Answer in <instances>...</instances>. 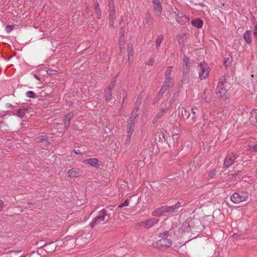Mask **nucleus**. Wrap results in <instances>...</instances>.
<instances>
[{"mask_svg": "<svg viewBox=\"0 0 257 257\" xmlns=\"http://www.w3.org/2000/svg\"><path fill=\"white\" fill-rule=\"evenodd\" d=\"M134 116V119L136 118V117L137 116V110H133L131 116L129 117L128 119H130L132 117Z\"/></svg>", "mask_w": 257, "mask_h": 257, "instance_id": "obj_31", "label": "nucleus"}, {"mask_svg": "<svg viewBox=\"0 0 257 257\" xmlns=\"http://www.w3.org/2000/svg\"><path fill=\"white\" fill-rule=\"evenodd\" d=\"M196 110H197V109H196V108H192L191 109L192 112L194 114H196Z\"/></svg>", "mask_w": 257, "mask_h": 257, "instance_id": "obj_40", "label": "nucleus"}, {"mask_svg": "<svg viewBox=\"0 0 257 257\" xmlns=\"http://www.w3.org/2000/svg\"><path fill=\"white\" fill-rule=\"evenodd\" d=\"M181 207L180 203H177L172 206H163L156 209L152 213L154 216H167L171 213L175 212Z\"/></svg>", "mask_w": 257, "mask_h": 257, "instance_id": "obj_1", "label": "nucleus"}, {"mask_svg": "<svg viewBox=\"0 0 257 257\" xmlns=\"http://www.w3.org/2000/svg\"><path fill=\"white\" fill-rule=\"evenodd\" d=\"M95 10L97 14V15L98 16V18L99 19V16H100V9L99 8V6L98 4H96L95 6Z\"/></svg>", "mask_w": 257, "mask_h": 257, "instance_id": "obj_30", "label": "nucleus"}, {"mask_svg": "<svg viewBox=\"0 0 257 257\" xmlns=\"http://www.w3.org/2000/svg\"><path fill=\"white\" fill-rule=\"evenodd\" d=\"M26 95L27 97H31V98L35 97V93L32 91H29L27 92Z\"/></svg>", "mask_w": 257, "mask_h": 257, "instance_id": "obj_28", "label": "nucleus"}, {"mask_svg": "<svg viewBox=\"0 0 257 257\" xmlns=\"http://www.w3.org/2000/svg\"><path fill=\"white\" fill-rule=\"evenodd\" d=\"M248 194L245 192L234 193L230 196L231 201L235 204H238L248 200Z\"/></svg>", "mask_w": 257, "mask_h": 257, "instance_id": "obj_3", "label": "nucleus"}, {"mask_svg": "<svg viewBox=\"0 0 257 257\" xmlns=\"http://www.w3.org/2000/svg\"><path fill=\"white\" fill-rule=\"evenodd\" d=\"M119 44L120 45H123V43L121 42V40L119 41Z\"/></svg>", "mask_w": 257, "mask_h": 257, "instance_id": "obj_43", "label": "nucleus"}, {"mask_svg": "<svg viewBox=\"0 0 257 257\" xmlns=\"http://www.w3.org/2000/svg\"><path fill=\"white\" fill-rule=\"evenodd\" d=\"M108 7L110 20L111 19L113 20L114 18V15L115 14V10L113 0H109Z\"/></svg>", "mask_w": 257, "mask_h": 257, "instance_id": "obj_17", "label": "nucleus"}, {"mask_svg": "<svg viewBox=\"0 0 257 257\" xmlns=\"http://www.w3.org/2000/svg\"><path fill=\"white\" fill-rule=\"evenodd\" d=\"M183 74L185 76H188L190 70V61L189 58L185 57L183 62Z\"/></svg>", "mask_w": 257, "mask_h": 257, "instance_id": "obj_8", "label": "nucleus"}, {"mask_svg": "<svg viewBox=\"0 0 257 257\" xmlns=\"http://www.w3.org/2000/svg\"><path fill=\"white\" fill-rule=\"evenodd\" d=\"M127 52L128 55V58H130V56H132L133 55V47L132 44H129L127 46Z\"/></svg>", "mask_w": 257, "mask_h": 257, "instance_id": "obj_26", "label": "nucleus"}, {"mask_svg": "<svg viewBox=\"0 0 257 257\" xmlns=\"http://www.w3.org/2000/svg\"><path fill=\"white\" fill-rule=\"evenodd\" d=\"M179 135L178 134H173L172 135V138L174 141H175L176 142H177L178 140L179 139Z\"/></svg>", "mask_w": 257, "mask_h": 257, "instance_id": "obj_34", "label": "nucleus"}, {"mask_svg": "<svg viewBox=\"0 0 257 257\" xmlns=\"http://www.w3.org/2000/svg\"><path fill=\"white\" fill-rule=\"evenodd\" d=\"M146 19H147V21L148 23H149L150 21H151V18L150 17L149 14L146 15Z\"/></svg>", "mask_w": 257, "mask_h": 257, "instance_id": "obj_37", "label": "nucleus"}, {"mask_svg": "<svg viewBox=\"0 0 257 257\" xmlns=\"http://www.w3.org/2000/svg\"><path fill=\"white\" fill-rule=\"evenodd\" d=\"M205 93H209V90H205Z\"/></svg>", "mask_w": 257, "mask_h": 257, "instance_id": "obj_44", "label": "nucleus"}, {"mask_svg": "<svg viewBox=\"0 0 257 257\" xmlns=\"http://www.w3.org/2000/svg\"><path fill=\"white\" fill-rule=\"evenodd\" d=\"M251 32L249 31H245L243 34V38L245 42L248 44L251 42V39L250 37Z\"/></svg>", "mask_w": 257, "mask_h": 257, "instance_id": "obj_22", "label": "nucleus"}, {"mask_svg": "<svg viewBox=\"0 0 257 257\" xmlns=\"http://www.w3.org/2000/svg\"><path fill=\"white\" fill-rule=\"evenodd\" d=\"M168 231H165L163 233L160 234V236L162 237V239L158 240L157 242V245L159 247H170L172 245V241L166 238V236H168Z\"/></svg>", "mask_w": 257, "mask_h": 257, "instance_id": "obj_5", "label": "nucleus"}, {"mask_svg": "<svg viewBox=\"0 0 257 257\" xmlns=\"http://www.w3.org/2000/svg\"><path fill=\"white\" fill-rule=\"evenodd\" d=\"M249 148L251 149H252V150L254 151V152H257V145H250L249 146Z\"/></svg>", "mask_w": 257, "mask_h": 257, "instance_id": "obj_35", "label": "nucleus"}, {"mask_svg": "<svg viewBox=\"0 0 257 257\" xmlns=\"http://www.w3.org/2000/svg\"><path fill=\"white\" fill-rule=\"evenodd\" d=\"M74 151L75 153L77 154L81 153L80 151L79 150H75Z\"/></svg>", "mask_w": 257, "mask_h": 257, "instance_id": "obj_41", "label": "nucleus"}, {"mask_svg": "<svg viewBox=\"0 0 257 257\" xmlns=\"http://www.w3.org/2000/svg\"><path fill=\"white\" fill-rule=\"evenodd\" d=\"M172 72V67H168L165 72V81L166 83H169L170 84H172V81L170 77L171 74Z\"/></svg>", "mask_w": 257, "mask_h": 257, "instance_id": "obj_18", "label": "nucleus"}, {"mask_svg": "<svg viewBox=\"0 0 257 257\" xmlns=\"http://www.w3.org/2000/svg\"><path fill=\"white\" fill-rule=\"evenodd\" d=\"M107 215V212L105 210L102 209L101 210L99 215L89 224L90 226L93 227L97 224L104 223Z\"/></svg>", "mask_w": 257, "mask_h": 257, "instance_id": "obj_4", "label": "nucleus"}, {"mask_svg": "<svg viewBox=\"0 0 257 257\" xmlns=\"http://www.w3.org/2000/svg\"><path fill=\"white\" fill-rule=\"evenodd\" d=\"M153 2L156 14L160 17L162 8L160 1L159 0H153Z\"/></svg>", "mask_w": 257, "mask_h": 257, "instance_id": "obj_9", "label": "nucleus"}, {"mask_svg": "<svg viewBox=\"0 0 257 257\" xmlns=\"http://www.w3.org/2000/svg\"><path fill=\"white\" fill-rule=\"evenodd\" d=\"M176 20L178 23L183 25L189 21V18L183 14H180L178 15Z\"/></svg>", "mask_w": 257, "mask_h": 257, "instance_id": "obj_12", "label": "nucleus"}, {"mask_svg": "<svg viewBox=\"0 0 257 257\" xmlns=\"http://www.w3.org/2000/svg\"><path fill=\"white\" fill-rule=\"evenodd\" d=\"M232 62V58L230 56H228L227 57L224 58L223 63L225 67L228 66Z\"/></svg>", "mask_w": 257, "mask_h": 257, "instance_id": "obj_24", "label": "nucleus"}, {"mask_svg": "<svg viewBox=\"0 0 257 257\" xmlns=\"http://www.w3.org/2000/svg\"><path fill=\"white\" fill-rule=\"evenodd\" d=\"M82 172L78 169H72L68 171V175L71 178L77 177L81 175Z\"/></svg>", "mask_w": 257, "mask_h": 257, "instance_id": "obj_11", "label": "nucleus"}, {"mask_svg": "<svg viewBox=\"0 0 257 257\" xmlns=\"http://www.w3.org/2000/svg\"><path fill=\"white\" fill-rule=\"evenodd\" d=\"M4 202L0 200V212L2 211L4 208Z\"/></svg>", "mask_w": 257, "mask_h": 257, "instance_id": "obj_36", "label": "nucleus"}, {"mask_svg": "<svg viewBox=\"0 0 257 257\" xmlns=\"http://www.w3.org/2000/svg\"><path fill=\"white\" fill-rule=\"evenodd\" d=\"M73 117V113L71 112H70L68 113L64 117V124L65 126L68 127L69 124V121L71 120V119Z\"/></svg>", "mask_w": 257, "mask_h": 257, "instance_id": "obj_21", "label": "nucleus"}, {"mask_svg": "<svg viewBox=\"0 0 257 257\" xmlns=\"http://www.w3.org/2000/svg\"><path fill=\"white\" fill-rule=\"evenodd\" d=\"M250 114V122L251 123L257 125V109L252 110Z\"/></svg>", "mask_w": 257, "mask_h": 257, "instance_id": "obj_16", "label": "nucleus"}, {"mask_svg": "<svg viewBox=\"0 0 257 257\" xmlns=\"http://www.w3.org/2000/svg\"><path fill=\"white\" fill-rule=\"evenodd\" d=\"M83 163L86 164H89L94 167H98L99 166L98 160L95 158L86 159L83 161Z\"/></svg>", "mask_w": 257, "mask_h": 257, "instance_id": "obj_15", "label": "nucleus"}, {"mask_svg": "<svg viewBox=\"0 0 257 257\" xmlns=\"http://www.w3.org/2000/svg\"><path fill=\"white\" fill-rule=\"evenodd\" d=\"M25 109H20L18 111H17L14 114L17 115L20 117H22L25 115Z\"/></svg>", "mask_w": 257, "mask_h": 257, "instance_id": "obj_25", "label": "nucleus"}, {"mask_svg": "<svg viewBox=\"0 0 257 257\" xmlns=\"http://www.w3.org/2000/svg\"><path fill=\"white\" fill-rule=\"evenodd\" d=\"M112 92L110 88L107 89L105 92V97L106 101H110L111 100Z\"/></svg>", "mask_w": 257, "mask_h": 257, "instance_id": "obj_23", "label": "nucleus"}, {"mask_svg": "<svg viewBox=\"0 0 257 257\" xmlns=\"http://www.w3.org/2000/svg\"><path fill=\"white\" fill-rule=\"evenodd\" d=\"M129 205V202L128 200H126L125 201H124L123 203H121L118 205V207L121 208L124 206H127Z\"/></svg>", "mask_w": 257, "mask_h": 257, "instance_id": "obj_29", "label": "nucleus"}, {"mask_svg": "<svg viewBox=\"0 0 257 257\" xmlns=\"http://www.w3.org/2000/svg\"><path fill=\"white\" fill-rule=\"evenodd\" d=\"M34 77L38 80L40 79V78L39 76H38L37 75H34Z\"/></svg>", "mask_w": 257, "mask_h": 257, "instance_id": "obj_42", "label": "nucleus"}, {"mask_svg": "<svg viewBox=\"0 0 257 257\" xmlns=\"http://www.w3.org/2000/svg\"><path fill=\"white\" fill-rule=\"evenodd\" d=\"M198 74L202 80L206 79L209 75L210 68L208 65L205 62H201L198 67Z\"/></svg>", "mask_w": 257, "mask_h": 257, "instance_id": "obj_2", "label": "nucleus"}, {"mask_svg": "<svg viewBox=\"0 0 257 257\" xmlns=\"http://www.w3.org/2000/svg\"><path fill=\"white\" fill-rule=\"evenodd\" d=\"M13 29L12 26H8L6 27V30L9 32Z\"/></svg>", "mask_w": 257, "mask_h": 257, "instance_id": "obj_39", "label": "nucleus"}, {"mask_svg": "<svg viewBox=\"0 0 257 257\" xmlns=\"http://www.w3.org/2000/svg\"><path fill=\"white\" fill-rule=\"evenodd\" d=\"M39 141L43 142V141H47V138L46 136H40L38 139Z\"/></svg>", "mask_w": 257, "mask_h": 257, "instance_id": "obj_33", "label": "nucleus"}, {"mask_svg": "<svg viewBox=\"0 0 257 257\" xmlns=\"http://www.w3.org/2000/svg\"><path fill=\"white\" fill-rule=\"evenodd\" d=\"M135 127L134 116L128 120L126 125V131L127 133V140H130L132 135Z\"/></svg>", "mask_w": 257, "mask_h": 257, "instance_id": "obj_7", "label": "nucleus"}, {"mask_svg": "<svg viewBox=\"0 0 257 257\" xmlns=\"http://www.w3.org/2000/svg\"><path fill=\"white\" fill-rule=\"evenodd\" d=\"M163 37L162 35H160L157 37V40H156V47L157 48L159 47L161 45V44L163 41Z\"/></svg>", "mask_w": 257, "mask_h": 257, "instance_id": "obj_27", "label": "nucleus"}, {"mask_svg": "<svg viewBox=\"0 0 257 257\" xmlns=\"http://www.w3.org/2000/svg\"><path fill=\"white\" fill-rule=\"evenodd\" d=\"M216 175V172L214 170H211L208 173V176L210 178H213Z\"/></svg>", "mask_w": 257, "mask_h": 257, "instance_id": "obj_32", "label": "nucleus"}, {"mask_svg": "<svg viewBox=\"0 0 257 257\" xmlns=\"http://www.w3.org/2000/svg\"><path fill=\"white\" fill-rule=\"evenodd\" d=\"M235 156L233 154H228L225 158L224 165L227 167L230 166L234 162Z\"/></svg>", "mask_w": 257, "mask_h": 257, "instance_id": "obj_10", "label": "nucleus"}, {"mask_svg": "<svg viewBox=\"0 0 257 257\" xmlns=\"http://www.w3.org/2000/svg\"><path fill=\"white\" fill-rule=\"evenodd\" d=\"M158 222V219L156 218H150L143 222V224L146 227L150 228L153 226Z\"/></svg>", "mask_w": 257, "mask_h": 257, "instance_id": "obj_13", "label": "nucleus"}, {"mask_svg": "<svg viewBox=\"0 0 257 257\" xmlns=\"http://www.w3.org/2000/svg\"><path fill=\"white\" fill-rule=\"evenodd\" d=\"M253 34L254 35L257 36V24L254 26Z\"/></svg>", "mask_w": 257, "mask_h": 257, "instance_id": "obj_38", "label": "nucleus"}, {"mask_svg": "<svg viewBox=\"0 0 257 257\" xmlns=\"http://www.w3.org/2000/svg\"><path fill=\"white\" fill-rule=\"evenodd\" d=\"M151 65H152L153 64V62H151Z\"/></svg>", "mask_w": 257, "mask_h": 257, "instance_id": "obj_45", "label": "nucleus"}, {"mask_svg": "<svg viewBox=\"0 0 257 257\" xmlns=\"http://www.w3.org/2000/svg\"><path fill=\"white\" fill-rule=\"evenodd\" d=\"M191 24L197 28H201L203 25V21L200 19H196L192 21Z\"/></svg>", "mask_w": 257, "mask_h": 257, "instance_id": "obj_19", "label": "nucleus"}, {"mask_svg": "<svg viewBox=\"0 0 257 257\" xmlns=\"http://www.w3.org/2000/svg\"><path fill=\"white\" fill-rule=\"evenodd\" d=\"M172 85V84L167 83H166V81L165 82L164 84L163 85L162 88H161L159 93L158 94L157 97L158 99H160L163 95L165 93V92L166 91L167 89L169 86H170Z\"/></svg>", "mask_w": 257, "mask_h": 257, "instance_id": "obj_14", "label": "nucleus"}, {"mask_svg": "<svg viewBox=\"0 0 257 257\" xmlns=\"http://www.w3.org/2000/svg\"><path fill=\"white\" fill-rule=\"evenodd\" d=\"M91 237V235L89 233H84L83 234L81 237H78L77 239H76V241L78 242V243H79L80 242V241L83 239V238L84 237L86 240L84 241V242L82 244V245L83 244H85L86 243H87V242H88V240L90 239Z\"/></svg>", "mask_w": 257, "mask_h": 257, "instance_id": "obj_20", "label": "nucleus"}, {"mask_svg": "<svg viewBox=\"0 0 257 257\" xmlns=\"http://www.w3.org/2000/svg\"><path fill=\"white\" fill-rule=\"evenodd\" d=\"M216 94L218 97L221 98H226L227 96V92L223 81H219L216 87Z\"/></svg>", "mask_w": 257, "mask_h": 257, "instance_id": "obj_6", "label": "nucleus"}]
</instances>
